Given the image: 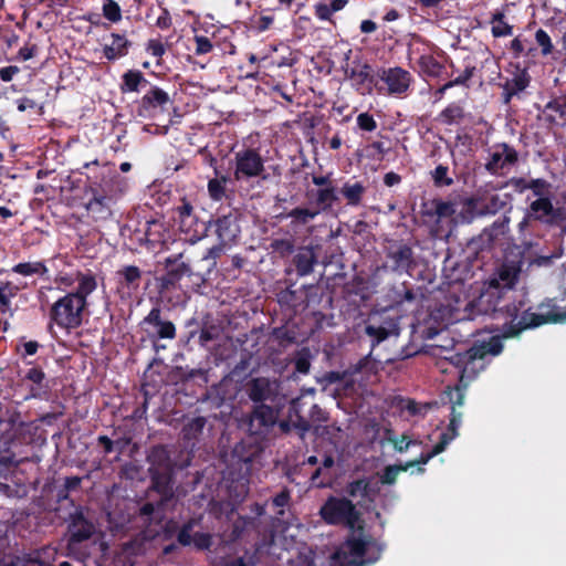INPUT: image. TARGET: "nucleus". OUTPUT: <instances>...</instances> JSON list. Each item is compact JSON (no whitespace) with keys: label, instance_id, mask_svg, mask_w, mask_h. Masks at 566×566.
Wrapping results in <instances>:
<instances>
[{"label":"nucleus","instance_id":"45","mask_svg":"<svg viewBox=\"0 0 566 566\" xmlns=\"http://www.w3.org/2000/svg\"><path fill=\"white\" fill-rule=\"evenodd\" d=\"M536 198H552V184L544 178L530 179V189Z\"/></svg>","mask_w":566,"mask_h":566},{"label":"nucleus","instance_id":"36","mask_svg":"<svg viewBox=\"0 0 566 566\" xmlns=\"http://www.w3.org/2000/svg\"><path fill=\"white\" fill-rule=\"evenodd\" d=\"M514 69L513 77L507 78L504 84L518 95L530 86L532 77L527 69L521 67L520 63H516Z\"/></svg>","mask_w":566,"mask_h":566},{"label":"nucleus","instance_id":"14","mask_svg":"<svg viewBox=\"0 0 566 566\" xmlns=\"http://www.w3.org/2000/svg\"><path fill=\"white\" fill-rule=\"evenodd\" d=\"M84 196L87 214L95 221H105L112 217L113 196L108 195L99 184L92 182L85 188Z\"/></svg>","mask_w":566,"mask_h":566},{"label":"nucleus","instance_id":"2","mask_svg":"<svg viewBox=\"0 0 566 566\" xmlns=\"http://www.w3.org/2000/svg\"><path fill=\"white\" fill-rule=\"evenodd\" d=\"M149 463V475L153 489L161 495V499L169 501L174 497L172 476L175 462L167 446L157 444L150 448L147 454Z\"/></svg>","mask_w":566,"mask_h":566},{"label":"nucleus","instance_id":"10","mask_svg":"<svg viewBox=\"0 0 566 566\" xmlns=\"http://www.w3.org/2000/svg\"><path fill=\"white\" fill-rule=\"evenodd\" d=\"M264 159L255 148H243L233 154V179L238 182L254 178L266 180Z\"/></svg>","mask_w":566,"mask_h":566},{"label":"nucleus","instance_id":"52","mask_svg":"<svg viewBox=\"0 0 566 566\" xmlns=\"http://www.w3.org/2000/svg\"><path fill=\"white\" fill-rule=\"evenodd\" d=\"M293 415L296 416V421L293 422V427L303 433L308 432L312 428V424L308 420L298 413L296 400L291 401V407L289 409V417L291 418Z\"/></svg>","mask_w":566,"mask_h":566},{"label":"nucleus","instance_id":"1","mask_svg":"<svg viewBox=\"0 0 566 566\" xmlns=\"http://www.w3.org/2000/svg\"><path fill=\"white\" fill-rule=\"evenodd\" d=\"M514 291L511 284L506 287L501 289L499 284L491 286L486 292L482 293L478 298L474 306L478 307L480 313L494 315L497 312L505 313L511 317V323L505 325L503 335L491 336L488 340L475 342L470 348L464 352H454L452 346H444L438 344H431L426 346V353L430 356L438 358L440 361L438 365L442 371H448L444 364L448 363L454 366L459 373V385L453 389L448 387L446 396L450 401V391H454L461 388L465 396V389L471 380L476 376L475 361L483 360L488 355L496 356L503 350V338L506 331L521 321L522 313L525 311L523 307L525 303L523 300L510 302Z\"/></svg>","mask_w":566,"mask_h":566},{"label":"nucleus","instance_id":"25","mask_svg":"<svg viewBox=\"0 0 566 566\" xmlns=\"http://www.w3.org/2000/svg\"><path fill=\"white\" fill-rule=\"evenodd\" d=\"M165 226L161 221L153 219L145 222L143 230L135 231V239L140 245L155 248L165 241Z\"/></svg>","mask_w":566,"mask_h":566},{"label":"nucleus","instance_id":"54","mask_svg":"<svg viewBox=\"0 0 566 566\" xmlns=\"http://www.w3.org/2000/svg\"><path fill=\"white\" fill-rule=\"evenodd\" d=\"M406 464H399V465H388L385 468L381 476L380 482L381 484H394L398 478L399 472L407 471Z\"/></svg>","mask_w":566,"mask_h":566},{"label":"nucleus","instance_id":"3","mask_svg":"<svg viewBox=\"0 0 566 566\" xmlns=\"http://www.w3.org/2000/svg\"><path fill=\"white\" fill-rule=\"evenodd\" d=\"M321 518L333 526H345L349 530H363L361 514L352 500L345 496L329 495L318 512Z\"/></svg>","mask_w":566,"mask_h":566},{"label":"nucleus","instance_id":"44","mask_svg":"<svg viewBox=\"0 0 566 566\" xmlns=\"http://www.w3.org/2000/svg\"><path fill=\"white\" fill-rule=\"evenodd\" d=\"M271 248L282 259L294 255L297 249L291 239H275L271 242Z\"/></svg>","mask_w":566,"mask_h":566},{"label":"nucleus","instance_id":"23","mask_svg":"<svg viewBox=\"0 0 566 566\" xmlns=\"http://www.w3.org/2000/svg\"><path fill=\"white\" fill-rule=\"evenodd\" d=\"M115 275L116 289L120 297H130L138 292L143 281V271L137 265H123Z\"/></svg>","mask_w":566,"mask_h":566},{"label":"nucleus","instance_id":"38","mask_svg":"<svg viewBox=\"0 0 566 566\" xmlns=\"http://www.w3.org/2000/svg\"><path fill=\"white\" fill-rule=\"evenodd\" d=\"M11 271L22 276H45L49 273V269L44 261L21 262L13 265Z\"/></svg>","mask_w":566,"mask_h":566},{"label":"nucleus","instance_id":"62","mask_svg":"<svg viewBox=\"0 0 566 566\" xmlns=\"http://www.w3.org/2000/svg\"><path fill=\"white\" fill-rule=\"evenodd\" d=\"M193 40L196 43L195 54L203 55L210 53L213 50V44L209 38L205 35H195Z\"/></svg>","mask_w":566,"mask_h":566},{"label":"nucleus","instance_id":"24","mask_svg":"<svg viewBox=\"0 0 566 566\" xmlns=\"http://www.w3.org/2000/svg\"><path fill=\"white\" fill-rule=\"evenodd\" d=\"M317 262V254L314 247L301 245L296 249L291 264L294 266L296 274L303 277L313 273Z\"/></svg>","mask_w":566,"mask_h":566},{"label":"nucleus","instance_id":"27","mask_svg":"<svg viewBox=\"0 0 566 566\" xmlns=\"http://www.w3.org/2000/svg\"><path fill=\"white\" fill-rule=\"evenodd\" d=\"M112 42L103 46V55L109 61H116L126 56L132 48V42L125 36V34L111 33Z\"/></svg>","mask_w":566,"mask_h":566},{"label":"nucleus","instance_id":"48","mask_svg":"<svg viewBox=\"0 0 566 566\" xmlns=\"http://www.w3.org/2000/svg\"><path fill=\"white\" fill-rule=\"evenodd\" d=\"M103 17L112 23L122 20V9L115 0H105L102 7Z\"/></svg>","mask_w":566,"mask_h":566},{"label":"nucleus","instance_id":"17","mask_svg":"<svg viewBox=\"0 0 566 566\" xmlns=\"http://www.w3.org/2000/svg\"><path fill=\"white\" fill-rule=\"evenodd\" d=\"M352 50L345 53V64L342 66L345 76L353 81L356 90L367 87L368 92L371 91L373 86L376 85V75L374 74L373 66L367 62H361L360 59H355L349 64V57Z\"/></svg>","mask_w":566,"mask_h":566},{"label":"nucleus","instance_id":"61","mask_svg":"<svg viewBox=\"0 0 566 566\" xmlns=\"http://www.w3.org/2000/svg\"><path fill=\"white\" fill-rule=\"evenodd\" d=\"M295 370L300 374L306 375L311 368L310 354L307 349H303L294 361Z\"/></svg>","mask_w":566,"mask_h":566},{"label":"nucleus","instance_id":"31","mask_svg":"<svg viewBox=\"0 0 566 566\" xmlns=\"http://www.w3.org/2000/svg\"><path fill=\"white\" fill-rule=\"evenodd\" d=\"M149 84V81L138 70H128L122 75L120 92L137 93L142 87Z\"/></svg>","mask_w":566,"mask_h":566},{"label":"nucleus","instance_id":"42","mask_svg":"<svg viewBox=\"0 0 566 566\" xmlns=\"http://www.w3.org/2000/svg\"><path fill=\"white\" fill-rule=\"evenodd\" d=\"M192 324L197 326L196 329L189 331V339L195 338L198 335V340L201 346H206L209 342L213 340L217 336L213 327H199V323L195 319L189 321L187 327H190Z\"/></svg>","mask_w":566,"mask_h":566},{"label":"nucleus","instance_id":"41","mask_svg":"<svg viewBox=\"0 0 566 566\" xmlns=\"http://www.w3.org/2000/svg\"><path fill=\"white\" fill-rule=\"evenodd\" d=\"M430 177L437 188L450 187L454 184L453 177L450 175V168L446 164H439L430 171Z\"/></svg>","mask_w":566,"mask_h":566},{"label":"nucleus","instance_id":"12","mask_svg":"<svg viewBox=\"0 0 566 566\" xmlns=\"http://www.w3.org/2000/svg\"><path fill=\"white\" fill-rule=\"evenodd\" d=\"M286 402L253 405L248 416L250 434L265 438L276 426Z\"/></svg>","mask_w":566,"mask_h":566},{"label":"nucleus","instance_id":"19","mask_svg":"<svg viewBox=\"0 0 566 566\" xmlns=\"http://www.w3.org/2000/svg\"><path fill=\"white\" fill-rule=\"evenodd\" d=\"M518 163L517 150L507 143H497L493 146L489 159L485 163V170L491 175L500 176L504 169H509Z\"/></svg>","mask_w":566,"mask_h":566},{"label":"nucleus","instance_id":"53","mask_svg":"<svg viewBox=\"0 0 566 566\" xmlns=\"http://www.w3.org/2000/svg\"><path fill=\"white\" fill-rule=\"evenodd\" d=\"M535 40L541 46V52L544 56L553 53L554 45L552 43L551 36L545 30L538 29L535 33Z\"/></svg>","mask_w":566,"mask_h":566},{"label":"nucleus","instance_id":"11","mask_svg":"<svg viewBox=\"0 0 566 566\" xmlns=\"http://www.w3.org/2000/svg\"><path fill=\"white\" fill-rule=\"evenodd\" d=\"M512 201L510 193H492L488 190L479 189L475 193L464 201V207L473 217L495 216L504 211Z\"/></svg>","mask_w":566,"mask_h":566},{"label":"nucleus","instance_id":"50","mask_svg":"<svg viewBox=\"0 0 566 566\" xmlns=\"http://www.w3.org/2000/svg\"><path fill=\"white\" fill-rule=\"evenodd\" d=\"M197 524L195 518H189L185 522L177 533V542L181 546H190L192 543V531L195 525Z\"/></svg>","mask_w":566,"mask_h":566},{"label":"nucleus","instance_id":"43","mask_svg":"<svg viewBox=\"0 0 566 566\" xmlns=\"http://www.w3.org/2000/svg\"><path fill=\"white\" fill-rule=\"evenodd\" d=\"M19 465L15 454L10 450L0 452V479L7 478Z\"/></svg>","mask_w":566,"mask_h":566},{"label":"nucleus","instance_id":"20","mask_svg":"<svg viewBox=\"0 0 566 566\" xmlns=\"http://www.w3.org/2000/svg\"><path fill=\"white\" fill-rule=\"evenodd\" d=\"M170 103V97L163 88L151 85L137 102L136 115L142 118H155Z\"/></svg>","mask_w":566,"mask_h":566},{"label":"nucleus","instance_id":"26","mask_svg":"<svg viewBox=\"0 0 566 566\" xmlns=\"http://www.w3.org/2000/svg\"><path fill=\"white\" fill-rule=\"evenodd\" d=\"M371 543L367 539H364L360 536L350 535L346 539V547L349 554L356 558H363L368 552V547ZM381 548L380 546H376V551L373 552L366 559L360 560V565L365 564H374L380 558Z\"/></svg>","mask_w":566,"mask_h":566},{"label":"nucleus","instance_id":"15","mask_svg":"<svg viewBox=\"0 0 566 566\" xmlns=\"http://www.w3.org/2000/svg\"><path fill=\"white\" fill-rule=\"evenodd\" d=\"M245 394L253 405L286 402V397L279 391L277 382L266 377L251 378L245 384Z\"/></svg>","mask_w":566,"mask_h":566},{"label":"nucleus","instance_id":"64","mask_svg":"<svg viewBox=\"0 0 566 566\" xmlns=\"http://www.w3.org/2000/svg\"><path fill=\"white\" fill-rule=\"evenodd\" d=\"M172 25V19L167 8H161V12L156 21V27L160 30H168Z\"/></svg>","mask_w":566,"mask_h":566},{"label":"nucleus","instance_id":"37","mask_svg":"<svg viewBox=\"0 0 566 566\" xmlns=\"http://www.w3.org/2000/svg\"><path fill=\"white\" fill-rule=\"evenodd\" d=\"M491 33L493 38L511 36L513 34V25L505 20V13L495 10L490 19Z\"/></svg>","mask_w":566,"mask_h":566},{"label":"nucleus","instance_id":"55","mask_svg":"<svg viewBox=\"0 0 566 566\" xmlns=\"http://www.w3.org/2000/svg\"><path fill=\"white\" fill-rule=\"evenodd\" d=\"M213 544L212 535L210 533L196 532L192 537L193 547L197 551H209Z\"/></svg>","mask_w":566,"mask_h":566},{"label":"nucleus","instance_id":"18","mask_svg":"<svg viewBox=\"0 0 566 566\" xmlns=\"http://www.w3.org/2000/svg\"><path fill=\"white\" fill-rule=\"evenodd\" d=\"M239 216L235 209H230L227 213L218 212L216 219L209 221V227L214 228L218 240L223 244H233L238 240L241 232Z\"/></svg>","mask_w":566,"mask_h":566},{"label":"nucleus","instance_id":"35","mask_svg":"<svg viewBox=\"0 0 566 566\" xmlns=\"http://www.w3.org/2000/svg\"><path fill=\"white\" fill-rule=\"evenodd\" d=\"M423 214L427 217H437L438 219L451 218L455 213V205L451 201H444L440 198L432 199Z\"/></svg>","mask_w":566,"mask_h":566},{"label":"nucleus","instance_id":"63","mask_svg":"<svg viewBox=\"0 0 566 566\" xmlns=\"http://www.w3.org/2000/svg\"><path fill=\"white\" fill-rule=\"evenodd\" d=\"M314 13L318 20L332 21V15L334 12H333L329 3L319 1L314 4Z\"/></svg>","mask_w":566,"mask_h":566},{"label":"nucleus","instance_id":"30","mask_svg":"<svg viewBox=\"0 0 566 566\" xmlns=\"http://www.w3.org/2000/svg\"><path fill=\"white\" fill-rule=\"evenodd\" d=\"M419 73L422 76L438 78L443 76L446 66L439 62L432 54H422L418 59Z\"/></svg>","mask_w":566,"mask_h":566},{"label":"nucleus","instance_id":"13","mask_svg":"<svg viewBox=\"0 0 566 566\" xmlns=\"http://www.w3.org/2000/svg\"><path fill=\"white\" fill-rule=\"evenodd\" d=\"M174 211L179 230L186 234L187 240L197 242L206 235L208 226L199 220L193 206L188 199L182 198Z\"/></svg>","mask_w":566,"mask_h":566},{"label":"nucleus","instance_id":"46","mask_svg":"<svg viewBox=\"0 0 566 566\" xmlns=\"http://www.w3.org/2000/svg\"><path fill=\"white\" fill-rule=\"evenodd\" d=\"M555 115L560 118L566 115V99H553L546 105V120L551 124L556 123Z\"/></svg>","mask_w":566,"mask_h":566},{"label":"nucleus","instance_id":"7","mask_svg":"<svg viewBox=\"0 0 566 566\" xmlns=\"http://www.w3.org/2000/svg\"><path fill=\"white\" fill-rule=\"evenodd\" d=\"M86 307L76 294L69 292L52 304L50 319L63 329H75L82 325Z\"/></svg>","mask_w":566,"mask_h":566},{"label":"nucleus","instance_id":"22","mask_svg":"<svg viewBox=\"0 0 566 566\" xmlns=\"http://www.w3.org/2000/svg\"><path fill=\"white\" fill-rule=\"evenodd\" d=\"M67 532L70 545L81 544L93 536L95 526L85 517L81 506L70 514Z\"/></svg>","mask_w":566,"mask_h":566},{"label":"nucleus","instance_id":"33","mask_svg":"<svg viewBox=\"0 0 566 566\" xmlns=\"http://www.w3.org/2000/svg\"><path fill=\"white\" fill-rule=\"evenodd\" d=\"M306 196L314 197L315 209H321V212L331 209L333 203L338 201L335 187L319 188L315 192L311 190Z\"/></svg>","mask_w":566,"mask_h":566},{"label":"nucleus","instance_id":"6","mask_svg":"<svg viewBox=\"0 0 566 566\" xmlns=\"http://www.w3.org/2000/svg\"><path fill=\"white\" fill-rule=\"evenodd\" d=\"M381 268L386 272L398 275H411V272L417 268L412 247L405 240H387L384 245V263Z\"/></svg>","mask_w":566,"mask_h":566},{"label":"nucleus","instance_id":"40","mask_svg":"<svg viewBox=\"0 0 566 566\" xmlns=\"http://www.w3.org/2000/svg\"><path fill=\"white\" fill-rule=\"evenodd\" d=\"M319 213L321 209L296 207L290 210L286 217L291 218L292 223L295 226H305L314 220Z\"/></svg>","mask_w":566,"mask_h":566},{"label":"nucleus","instance_id":"5","mask_svg":"<svg viewBox=\"0 0 566 566\" xmlns=\"http://www.w3.org/2000/svg\"><path fill=\"white\" fill-rule=\"evenodd\" d=\"M538 312H532L531 308L522 313L521 321L512 325L505 333L506 337H515L523 331L535 328L544 324L566 323V310L560 311L554 300H546L538 304Z\"/></svg>","mask_w":566,"mask_h":566},{"label":"nucleus","instance_id":"39","mask_svg":"<svg viewBox=\"0 0 566 566\" xmlns=\"http://www.w3.org/2000/svg\"><path fill=\"white\" fill-rule=\"evenodd\" d=\"M366 191V188L361 182H345L340 189V193L347 200V205L349 206H359L363 199V196Z\"/></svg>","mask_w":566,"mask_h":566},{"label":"nucleus","instance_id":"34","mask_svg":"<svg viewBox=\"0 0 566 566\" xmlns=\"http://www.w3.org/2000/svg\"><path fill=\"white\" fill-rule=\"evenodd\" d=\"M465 118L464 107L459 102L449 103L439 114L437 119L443 125H459Z\"/></svg>","mask_w":566,"mask_h":566},{"label":"nucleus","instance_id":"28","mask_svg":"<svg viewBox=\"0 0 566 566\" xmlns=\"http://www.w3.org/2000/svg\"><path fill=\"white\" fill-rule=\"evenodd\" d=\"M23 380L30 381L32 384L30 388V396L33 398H42L50 390V385L46 381L45 373L41 367L35 366L29 368L23 376Z\"/></svg>","mask_w":566,"mask_h":566},{"label":"nucleus","instance_id":"16","mask_svg":"<svg viewBox=\"0 0 566 566\" xmlns=\"http://www.w3.org/2000/svg\"><path fill=\"white\" fill-rule=\"evenodd\" d=\"M181 259L182 254L169 255L165 259L166 273L156 280L160 294L175 290L185 275L190 276L192 274L190 265Z\"/></svg>","mask_w":566,"mask_h":566},{"label":"nucleus","instance_id":"4","mask_svg":"<svg viewBox=\"0 0 566 566\" xmlns=\"http://www.w3.org/2000/svg\"><path fill=\"white\" fill-rule=\"evenodd\" d=\"M449 396L451 411L450 421L447 430L440 434L438 443L431 449V451L421 453L418 459L407 462V469L412 468L415 465L427 464L433 457L443 452L448 444L458 437V429L462 422V412L458 411V408L464 405V395L461 388H458L454 391H450Z\"/></svg>","mask_w":566,"mask_h":566},{"label":"nucleus","instance_id":"51","mask_svg":"<svg viewBox=\"0 0 566 566\" xmlns=\"http://www.w3.org/2000/svg\"><path fill=\"white\" fill-rule=\"evenodd\" d=\"M366 334L371 338V346L375 347L376 345L380 344L389 336V331L384 326H376V325H367Z\"/></svg>","mask_w":566,"mask_h":566},{"label":"nucleus","instance_id":"59","mask_svg":"<svg viewBox=\"0 0 566 566\" xmlns=\"http://www.w3.org/2000/svg\"><path fill=\"white\" fill-rule=\"evenodd\" d=\"M291 502V491L286 486L282 489L281 492H279L273 499H272V505L275 507H280L281 510L276 513L279 515L284 514L283 507L287 506Z\"/></svg>","mask_w":566,"mask_h":566},{"label":"nucleus","instance_id":"21","mask_svg":"<svg viewBox=\"0 0 566 566\" xmlns=\"http://www.w3.org/2000/svg\"><path fill=\"white\" fill-rule=\"evenodd\" d=\"M377 76L387 85L388 95L401 97L407 94L412 83V75L400 66L381 67Z\"/></svg>","mask_w":566,"mask_h":566},{"label":"nucleus","instance_id":"56","mask_svg":"<svg viewBox=\"0 0 566 566\" xmlns=\"http://www.w3.org/2000/svg\"><path fill=\"white\" fill-rule=\"evenodd\" d=\"M476 71L475 65L468 63L464 66L463 72L454 77L453 80H450V82L453 84V86H465L469 87L470 80L474 76Z\"/></svg>","mask_w":566,"mask_h":566},{"label":"nucleus","instance_id":"49","mask_svg":"<svg viewBox=\"0 0 566 566\" xmlns=\"http://www.w3.org/2000/svg\"><path fill=\"white\" fill-rule=\"evenodd\" d=\"M206 426V419L203 417H197L192 419L190 422L184 426L182 434L185 439H196L199 434H201L203 428Z\"/></svg>","mask_w":566,"mask_h":566},{"label":"nucleus","instance_id":"60","mask_svg":"<svg viewBox=\"0 0 566 566\" xmlns=\"http://www.w3.org/2000/svg\"><path fill=\"white\" fill-rule=\"evenodd\" d=\"M273 22V15L261 14L259 17L254 15L251 18L252 27L259 32H264L269 30L272 27Z\"/></svg>","mask_w":566,"mask_h":566},{"label":"nucleus","instance_id":"9","mask_svg":"<svg viewBox=\"0 0 566 566\" xmlns=\"http://www.w3.org/2000/svg\"><path fill=\"white\" fill-rule=\"evenodd\" d=\"M139 326L142 331L147 335V338L153 344L156 353H158L161 348H166L165 345L159 344V340H172L177 335L175 324L167 318L159 305L154 306L149 311V313L139 323Z\"/></svg>","mask_w":566,"mask_h":566},{"label":"nucleus","instance_id":"32","mask_svg":"<svg viewBox=\"0 0 566 566\" xmlns=\"http://www.w3.org/2000/svg\"><path fill=\"white\" fill-rule=\"evenodd\" d=\"M77 287L70 294H76L84 304L87 306V296L91 295L97 289V281L92 272H77L76 274Z\"/></svg>","mask_w":566,"mask_h":566},{"label":"nucleus","instance_id":"29","mask_svg":"<svg viewBox=\"0 0 566 566\" xmlns=\"http://www.w3.org/2000/svg\"><path fill=\"white\" fill-rule=\"evenodd\" d=\"M208 163L211 167H213L216 175L214 178H211L208 181V195L213 201H221L226 196V185L229 181V177L227 175H220L217 167L218 160L216 157L210 155L208 158Z\"/></svg>","mask_w":566,"mask_h":566},{"label":"nucleus","instance_id":"8","mask_svg":"<svg viewBox=\"0 0 566 566\" xmlns=\"http://www.w3.org/2000/svg\"><path fill=\"white\" fill-rule=\"evenodd\" d=\"M530 222H539L547 227H562L563 233L566 232V209L554 207L552 198H536L532 201L525 212L520 227Z\"/></svg>","mask_w":566,"mask_h":566},{"label":"nucleus","instance_id":"57","mask_svg":"<svg viewBox=\"0 0 566 566\" xmlns=\"http://www.w3.org/2000/svg\"><path fill=\"white\" fill-rule=\"evenodd\" d=\"M356 123L358 128L363 132L371 133L377 129V122L368 112L358 114Z\"/></svg>","mask_w":566,"mask_h":566},{"label":"nucleus","instance_id":"47","mask_svg":"<svg viewBox=\"0 0 566 566\" xmlns=\"http://www.w3.org/2000/svg\"><path fill=\"white\" fill-rule=\"evenodd\" d=\"M346 493L352 497L365 499L368 495V478H360L349 482L346 486Z\"/></svg>","mask_w":566,"mask_h":566},{"label":"nucleus","instance_id":"58","mask_svg":"<svg viewBox=\"0 0 566 566\" xmlns=\"http://www.w3.org/2000/svg\"><path fill=\"white\" fill-rule=\"evenodd\" d=\"M146 51L150 55L158 59L157 65L161 64L160 60L163 59L164 54L166 53V46L160 40L149 39L146 43Z\"/></svg>","mask_w":566,"mask_h":566}]
</instances>
